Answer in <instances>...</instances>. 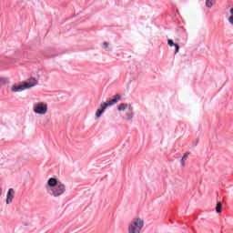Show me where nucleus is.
Wrapping results in <instances>:
<instances>
[{
	"label": "nucleus",
	"mask_w": 233,
	"mask_h": 233,
	"mask_svg": "<svg viewBox=\"0 0 233 233\" xmlns=\"http://www.w3.org/2000/svg\"><path fill=\"white\" fill-rule=\"evenodd\" d=\"M217 214H221V210H222V204L221 202H218L216 208H215Z\"/></svg>",
	"instance_id": "nucleus-11"
},
{
	"label": "nucleus",
	"mask_w": 233,
	"mask_h": 233,
	"mask_svg": "<svg viewBox=\"0 0 233 233\" xmlns=\"http://www.w3.org/2000/svg\"><path fill=\"white\" fill-rule=\"evenodd\" d=\"M216 5V0H207L206 1V6L207 8H212Z\"/></svg>",
	"instance_id": "nucleus-9"
},
{
	"label": "nucleus",
	"mask_w": 233,
	"mask_h": 233,
	"mask_svg": "<svg viewBox=\"0 0 233 233\" xmlns=\"http://www.w3.org/2000/svg\"><path fill=\"white\" fill-rule=\"evenodd\" d=\"M5 78H0V85H5Z\"/></svg>",
	"instance_id": "nucleus-16"
},
{
	"label": "nucleus",
	"mask_w": 233,
	"mask_h": 233,
	"mask_svg": "<svg viewBox=\"0 0 233 233\" xmlns=\"http://www.w3.org/2000/svg\"><path fill=\"white\" fill-rule=\"evenodd\" d=\"M126 110L127 111L125 114V121H132L134 119V106L128 103H121L117 106L118 112H125Z\"/></svg>",
	"instance_id": "nucleus-4"
},
{
	"label": "nucleus",
	"mask_w": 233,
	"mask_h": 233,
	"mask_svg": "<svg viewBox=\"0 0 233 233\" xmlns=\"http://www.w3.org/2000/svg\"><path fill=\"white\" fill-rule=\"evenodd\" d=\"M35 85H37V80L35 78H31L24 84V86H25V90L28 88H34Z\"/></svg>",
	"instance_id": "nucleus-8"
},
{
	"label": "nucleus",
	"mask_w": 233,
	"mask_h": 233,
	"mask_svg": "<svg viewBox=\"0 0 233 233\" xmlns=\"http://www.w3.org/2000/svg\"><path fill=\"white\" fill-rule=\"evenodd\" d=\"M10 90L15 94L17 92H23V90H26V87L25 85L14 84L10 86Z\"/></svg>",
	"instance_id": "nucleus-7"
},
{
	"label": "nucleus",
	"mask_w": 233,
	"mask_h": 233,
	"mask_svg": "<svg viewBox=\"0 0 233 233\" xmlns=\"http://www.w3.org/2000/svg\"><path fill=\"white\" fill-rule=\"evenodd\" d=\"M230 15L228 17L229 25L233 26V7L229 9Z\"/></svg>",
	"instance_id": "nucleus-10"
},
{
	"label": "nucleus",
	"mask_w": 233,
	"mask_h": 233,
	"mask_svg": "<svg viewBox=\"0 0 233 233\" xmlns=\"http://www.w3.org/2000/svg\"><path fill=\"white\" fill-rule=\"evenodd\" d=\"M25 3H28V1H34V0H23Z\"/></svg>",
	"instance_id": "nucleus-18"
},
{
	"label": "nucleus",
	"mask_w": 233,
	"mask_h": 233,
	"mask_svg": "<svg viewBox=\"0 0 233 233\" xmlns=\"http://www.w3.org/2000/svg\"><path fill=\"white\" fill-rule=\"evenodd\" d=\"M188 156H189V153L184 154L182 159L180 160V164L182 165V167H185V162L187 161Z\"/></svg>",
	"instance_id": "nucleus-12"
},
{
	"label": "nucleus",
	"mask_w": 233,
	"mask_h": 233,
	"mask_svg": "<svg viewBox=\"0 0 233 233\" xmlns=\"http://www.w3.org/2000/svg\"><path fill=\"white\" fill-rule=\"evenodd\" d=\"M143 227H145V220L143 218H135L127 227V233H141Z\"/></svg>",
	"instance_id": "nucleus-2"
},
{
	"label": "nucleus",
	"mask_w": 233,
	"mask_h": 233,
	"mask_svg": "<svg viewBox=\"0 0 233 233\" xmlns=\"http://www.w3.org/2000/svg\"><path fill=\"white\" fill-rule=\"evenodd\" d=\"M46 188L51 198H61L66 192V185L59 181L56 177H52L47 180Z\"/></svg>",
	"instance_id": "nucleus-1"
},
{
	"label": "nucleus",
	"mask_w": 233,
	"mask_h": 233,
	"mask_svg": "<svg viewBox=\"0 0 233 233\" xmlns=\"http://www.w3.org/2000/svg\"><path fill=\"white\" fill-rule=\"evenodd\" d=\"M179 52V45H175V54H177Z\"/></svg>",
	"instance_id": "nucleus-15"
},
{
	"label": "nucleus",
	"mask_w": 233,
	"mask_h": 233,
	"mask_svg": "<svg viewBox=\"0 0 233 233\" xmlns=\"http://www.w3.org/2000/svg\"><path fill=\"white\" fill-rule=\"evenodd\" d=\"M119 101H121V96L116 95V96H114L113 99H111L104 104H101L100 109H97L96 112V117L97 119H99V117H101V116H103L105 110H106V108H108V106L117 105V103H119Z\"/></svg>",
	"instance_id": "nucleus-3"
},
{
	"label": "nucleus",
	"mask_w": 233,
	"mask_h": 233,
	"mask_svg": "<svg viewBox=\"0 0 233 233\" xmlns=\"http://www.w3.org/2000/svg\"><path fill=\"white\" fill-rule=\"evenodd\" d=\"M33 112L37 116H45L48 112V104L45 102H35L33 104Z\"/></svg>",
	"instance_id": "nucleus-5"
},
{
	"label": "nucleus",
	"mask_w": 233,
	"mask_h": 233,
	"mask_svg": "<svg viewBox=\"0 0 233 233\" xmlns=\"http://www.w3.org/2000/svg\"><path fill=\"white\" fill-rule=\"evenodd\" d=\"M15 198V188H9L6 193V199L5 204L6 205H12L14 202V198Z\"/></svg>",
	"instance_id": "nucleus-6"
},
{
	"label": "nucleus",
	"mask_w": 233,
	"mask_h": 233,
	"mask_svg": "<svg viewBox=\"0 0 233 233\" xmlns=\"http://www.w3.org/2000/svg\"><path fill=\"white\" fill-rule=\"evenodd\" d=\"M102 46H103L104 50H106V51L110 50V48H108V43L107 42H104Z\"/></svg>",
	"instance_id": "nucleus-14"
},
{
	"label": "nucleus",
	"mask_w": 233,
	"mask_h": 233,
	"mask_svg": "<svg viewBox=\"0 0 233 233\" xmlns=\"http://www.w3.org/2000/svg\"><path fill=\"white\" fill-rule=\"evenodd\" d=\"M168 46H176L177 44H174V41L172 39L167 40Z\"/></svg>",
	"instance_id": "nucleus-13"
},
{
	"label": "nucleus",
	"mask_w": 233,
	"mask_h": 233,
	"mask_svg": "<svg viewBox=\"0 0 233 233\" xmlns=\"http://www.w3.org/2000/svg\"><path fill=\"white\" fill-rule=\"evenodd\" d=\"M3 196V187H0V198Z\"/></svg>",
	"instance_id": "nucleus-17"
}]
</instances>
